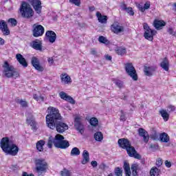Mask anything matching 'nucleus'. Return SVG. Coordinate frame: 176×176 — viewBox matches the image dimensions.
<instances>
[{"mask_svg": "<svg viewBox=\"0 0 176 176\" xmlns=\"http://www.w3.org/2000/svg\"><path fill=\"white\" fill-rule=\"evenodd\" d=\"M48 114L45 117V123L48 129L56 130L59 134H63L68 130V124L63 122V116L60 110L54 107L47 108Z\"/></svg>", "mask_w": 176, "mask_h": 176, "instance_id": "f257e3e1", "label": "nucleus"}, {"mask_svg": "<svg viewBox=\"0 0 176 176\" xmlns=\"http://www.w3.org/2000/svg\"><path fill=\"white\" fill-rule=\"evenodd\" d=\"M0 146L3 152L6 155L17 156V153H19V146L14 144L13 140H11L8 137H4L1 139L0 142Z\"/></svg>", "mask_w": 176, "mask_h": 176, "instance_id": "f03ea898", "label": "nucleus"}, {"mask_svg": "<svg viewBox=\"0 0 176 176\" xmlns=\"http://www.w3.org/2000/svg\"><path fill=\"white\" fill-rule=\"evenodd\" d=\"M118 142L120 148L125 149L130 157H134V159L141 160V155L137 153V151L135 150V148H134V146H131V143L130 142V140H129V139L121 138L118 140Z\"/></svg>", "mask_w": 176, "mask_h": 176, "instance_id": "7ed1b4c3", "label": "nucleus"}, {"mask_svg": "<svg viewBox=\"0 0 176 176\" xmlns=\"http://www.w3.org/2000/svg\"><path fill=\"white\" fill-rule=\"evenodd\" d=\"M19 12L21 16L23 19H27L28 20L32 19V17H34V14H35L32 7H31V5H30V3H28L27 1L21 2L19 8Z\"/></svg>", "mask_w": 176, "mask_h": 176, "instance_id": "20e7f679", "label": "nucleus"}, {"mask_svg": "<svg viewBox=\"0 0 176 176\" xmlns=\"http://www.w3.org/2000/svg\"><path fill=\"white\" fill-rule=\"evenodd\" d=\"M3 68L4 69L3 71L4 76L6 78H19L20 76V74L13 65H10L8 61H5L3 65Z\"/></svg>", "mask_w": 176, "mask_h": 176, "instance_id": "39448f33", "label": "nucleus"}, {"mask_svg": "<svg viewBox=\"0 0 176 176\" xmlns=\"http://www.w3.org/2000/svg\"><path fill=\"white\" fill-rule=\"evenodd\" d=\"M35 170L38 174L42 175L46 173L49 168L47 162L43 159H37L35 160Z\"/></svg>", "mask_w": 176, "mask_h": 176, "instance_id": "423d86ee", "label": "nucleus"}, {"mask_svg": "<svg viewBox=\"0 0 176 176\" xmlns=\"http://www.w3.org/2000/svg\"><path fill=\"white\" fill-rule=\"evenodd\" d=\"M55 148H57L58 149H67V148H69V142L65 140L63 135L56 134Z\"/></svg>", "mask_w": 176, "mask_h": 176, "instance_id": "0eeeda50", "label": "nucleus"}, {"mask_svg": "<svg viewBox=\"0 0 176 176\" xmlns=\"http://www.w3.org/2000/svg\"><path fill=\"white\" fill-rule=\"evenodd\" d=\"M124 69L126 71V73L133 80L136 82V80H138V74H137V70L135 69V67H134V65H133L132 63H127L124 65Z\"/></svg>", "mask_w": 176, "mask_h": 176, "instance_id": "6e6552de", "label": "nucleus"}, {"mask_svg": "<svg viewBox=\"0 0 176 176\" xmlns=\"http://www.w3.org/2000/svg\"><path fill=\"white\" fill-rule=\"evenodd\" d=\"M143 28L144 30V37L150 42H153V36L157 34V31L151 29L149 25L146 23H143Z\"/></svg>", "mask_w": 176, "mask_h": 176, "instance_id": "1a4fd4ad", "label": "nucleus"}, {"mask_svg": "<svg viewBox=\"0 0 176 176\" xmlns=\"http://www.w3.org/2000/svg\"><path fill=\"white\" fill-rule=\"evenodd\" d=\"M32 34L34 38H39L43 36L45 34V27L39 23H34L32 26Z\"/></svg>", "mask_w": 176, "mask_h": 176, "instance_id": "9d476101", "label": "nucleus"}, {"mask_svg": "<svg viewBox=\"0 0 176 176\" xmlns=\"http://www.w3.org/2000/svg\"><path fill=\"white\" fill-rule=\"evenodd\" d=\"M29 2L37 14L42 13V1L41 0H29Z\"/></svg>", "mask_w": 176, "mask_h": 176, "instance_id": "9b49d317", "label": "nucleus"}, {"mask_svg": "<svg viewBox=\"0 0 176 176\" xmlns=\"http://www.w3.org/2000/svg\"><path fill=\"white\" fill-rule=\"evenodd\" d=\"M74 126L78 131L81 134L85 133V129H83V124H82V117L80 116H76L74 118Z\"/></svg>", "mask_w": 176, "mask_h": 176, "instance_id": "f8f14e48", "label": "nucleus"}, {"mask_svg": "<svg viewBox=\"0 0 176 176\" xmlns=\"http://www.w3.org/2000/svg\"><path fill=\"white\" fill-rule=\"evenodd\" d=\"M111 31L113 34H120V32H124V27L120 25L118 22H115L111 25Z\"/></svg>", "mask_w": 176, "mask_h": 176, "instance_id": "ddd939ff", "label": "nucleus"}, {"mask_svg": "<svg viewBox=\"0 0 176 176\" xmlns=\"http://www.w3.org/2000/svg\"><path fill=\"white\" fill-rule=\"evenodd\" d=\"M31 64L32 67L36 69V71L43 72V67L41 65V62L39 61V59L36 58V56H33L32 58Z\"/></svg>", "mask_w": 176, "mask_h": 176, "instance_id": "4468645a", "label": "nucleus"}, {"mask_svg": "<svg viewBox=\"0 0 176 176\" xmlns=\"http://www.w3.org/2000/svg\"><path fill=\"white\" fill-rule=\"evenodd\" d=\"M45 36L50 43H54L57 39V34L53 30H47Z\"/></svg>", "mask_w": 176, "mask_h": 176, "instance_id": "2eb2a0df", "label": "nucleus"}, {"mask_svg": "<svg viewBox=\"0 0 176 176\" xmlns=\"http://www.w3.org/2000/svg\"><path fill=\"white\" fill-rule=\"evenodd\" d=\"M59 97L62 99L64 100L65 101H67V102H69L70 104H72L73 105L75 104V100L74 98L71 97L70 96H68L67 93L64 91H60L59 93Z\"/></svg>", "mask_w": 176, "mask_h": 176, "instance_id": "dca6fc26", "label": "nucleus"}, {"mask_svg": "<svg viewBox=\"0 0 176 176\" xmlns=\"http://www.w3.org/2000/svg\"><path fill=\"white\" fill-rule=\"evenodd\" d=\"M138 131L140 137L143 138L144 142L148 144V142H149V134L148 133V131H145L144 128H139Z\"/></svg>", "mask_w": 176, "mask_h": 176, "instance_id": "f3484780", "label": "nucleus"}, {"mask_svg": "<svg viewBox=\"0 0 176 176\" xmlns=\"http://www.w3.org/2000/svg\"><path fill=\"white\" fill-rule=\"evenodd\" d=\"M156 69H157L156 66H144V72L146 76H152L153 72H156Z\"/></svg>", "mask_w": 176, "mask_h": 176, "instance_id": "a211bd4d", "label": "nucleus"}, {"mask_svg": "<svg viewBox=\"0 0 176 176\" xmlns=\"http://www.w3.org/2000/svg\"><path fill=\"white\" fill-rule=\"evenodd\" d=\"M0 30L4 35H10V30H9L8 24L3 20L0 21Z\"/></svg>", "mask_w": 176, "mask_h": 176, "instance_id": "6ab92c4d", "label": "nucleus"}, {"mask_svg": "<svg viewBox=\"0 0 176 176\" xmlns=\"http://www.w3.org/2000/svg\"><path fill=\"white\" fill-rule=\"evenodd\" d=\"M30 46L32 49H34V50L42 52V41L39 39L32 41L30 43Z\"/></svg>", "mask_w": 176, "mask_h": 176, "instance_id": "aec40b11", "label": "nucleus"}, {"mask_svg": "<svg viewBox=\"0 0 176 176\" xmlns=\"http://www.w3.org/2000/svg\"><path fill=\"white\" fill-rule=\"evenodd\" d=\"M16 58L19 64L23 65L24 68H27V67H28V63L25 60V58L21 55V54H16Z\"/></svg>", "mask_w": 176, "mask_h": 176, "instance_id": "412c9836", "label": "nucleus"}, {"mask_svg": "<svg viewBox=\"0 0 176 176\" xmlns=\"http://www.w3.org/2000/svg\"><path fill=\"white\" fill-rule=\"evenodd\" d=\"M153 25L155 28V30H162L163 27H165L166 22L163 20L155 19Z\"/></svg>", "mask_w": 176, "mask_h": 176, "instance_id": "4be33fe9", "label": "nucleus"}, {"mask_svg": "<svg viewBox=\"0 0 176 176\" xmlns=\"http://www.w3.org/2000/svg\"><path fill=\"white\" fill-rule=\"evenodd\" d=\"M60 80L61 82H63L65 85H69L72 83V79L71 78V76L68 75L67 73H62L60 74Z\"/></svg>", "mask_w": 176, "mask_h": 176, "instance_id": "5701e85b", "label": "nucleus"}, {"mask_svg": "<svg viewBox=\"0 0 176 176\" xmlns=\"http://www.w3.org/2000/svg\"><path fill=\"white\" fill-rule=\"evenodd\" d=\"M160 67L162 69H164V71L168 72V69H170V61L167 57L163 58L160 63Z\"/></svg>", "mask_w": 176, "mask_h": 176, "instance_id": "b1692460", "label": "nucleus"}, {"mask_svg": "<svg viewBox=\"0 0 176 176\" xmlns=\"http://www.w3.org/2000/svg\"><path fill=\"white\" fill-rule=\"evenodd\" d=\"M90 161V155L87 150H84L82 152V160L81 161L82 164H87Z\"/></svg>", "mask_w": 176, "mask_h": 176, "instance_id": "393cba45", "label": "nucleus"}, {"mask_svg": "<svg viewBox=\"0 0 176 176\" xmlns=\"http://www.w3.org/2000/svg\"><path fill=\"white\" fill-rule=\"evenodd\" d=\"M131 170L133 176H138V173L141 170V168L138 164H133L131 166Z\"/></svg>", "mask_w": 176, "mask_h": 176, "instance_id": "a878e982", "label": "nucleus"}, {"mask_svg": "<svg viewBox=\"0 0 176 176\" xmlns=\"http://www.w3.org/2000/svg\"><path fill=\"white\" fill-rule=\"evenodd\" d=\"M96 17L101 24H105L107 23V21H108V16L101 14L100 12H96Z\"/></svg>", "mask_w": 176, "mask_h": 176, "instance_id": "bb28decb", "label": "nucleus"}, {"mask_svg": "<svg viewBox=\"0 0 176 176\" xmlns=\"http://www.w3.org/2000/svg\"><path fill=\"white\" fill-rule=\"evenodd\" d=\"M116 53L118 56H124V54L127 53V50L126 47L122 46L117 47L116 49Z\"/></svg>", "mask_w": 176, "mask_h": 176, "instance_id": "cd10ccee", "label": "nucleus"}, {"mask_svg": "<svg viewBox=\"0 0 176 176\" xmlns=\"http://www.w3.org/2000/svg\"><path fill=\"white\" fill-rule=\"evenodd\" d=\"M46 144V142L45 140H38L36 144V148L38 152H43V146H45V144Z\"/></svg>", "mask_w": 176, "mask_h": 176, "instance_id": "c85d7f7f", "label": "nucleus"}, {"mask_svg": "<svg viewBox=\"0 0 176 176\" xmlns=\"http://www.w3.org/2000/svg\"><path fill=\"white\" fill-rule=\"evenodd\" d=\"M123 168L125 171L126 176H131V170H130V164L129 162H124Z\"/></svg>", "mask_w": 176, "mask_h": 176, "instance_id": "c756f323", "label": "nucleus"}, {"mask_svg": "<svg viewBox=\"0 0 176 176\" xmlns=\"http://www.w3.org/2000/svg\"><path fill=\"white\" fill-rule=\"evenodd\" d=\"M160 140L161 142H170V136H168V134L164 132L160 134Z\"/></svg>", "mask_w": 176, "mask_h": 176, "instance_id": "7c9ffc66", "label": "nucleus"}, {"mask_svg": "<svg viewBox=\"0 0 176 176\" xmlns=\"http://www.w3.org/2000/svg\"><path fill=\"white\" fill-rule=\"evenodd\" d=\"M160 113L164 122H168V120L170 119V114L167 112L166 110L161 109L160 111Z\"/></svg>", "mask_w": 176, "mask_h": 176, "instance_id": "2f4dec72", "label": "nucleus"}, {"mask_svg": "<svg viewBox=\"0 0 176 176\" xmlns=\"http://www.w3.org/2000/svg\"><path fill=\"white\" fill-rule=\"evenodd\" d=\"M53 144L54 146H56V135L54 138L53 137L50 136L47 142V146L50 148L52 149L53 148Z\"/></svg>", "mask_w": 176, "mask_h": 176, "instance_id": "473e14b6", "label": "nucleus"}, {"mask_svg": "<svg viewBox=\"0 0 176 176\" xmlns=\"http://www.w3.org/2000/svg\"><path fill=\"white\" fill-rule=\"evenodd\" d=\"M94 138L98 142H101V141H102V140H104V135L102 134V132L97 131L96 133H94Z\"/></svg>", "mask_w": 176, "mask_h": 176, "instance_id": "72a5a7b5", "label": "nucleus"}, {"mask_svg": "<svg viewBox=\"0 0 176 176\" xmlns=\"http://www.w3.org/2000/svg\"><path fill=\"white\" fill-rule=\"evenodd\" d=\"M26 123L28 124H30L32 129H33L34 130L36 129V122H35V120L34 119V118L30 117V118H27Z\"/></svg>", "mask_w": 176, "mask_h": 176, "instance_id": "f704fd0d", "label": "nucleus"}, {"mask_svg": "<svg viewBox=\"0 0 176 176\" xmlns=\"http://www.w3.org/2000/svg\"><path fill=\"white\" fill-rule=\"evenodd\" d=\"M112 80L114 82L116 86H117L118 89H123V87H124V82L121 80L113 78Z\"/></svg>", "mask_w": 176, "mask_h": 176, "instance_id": "c9c22d12", "label": "nucleus"}, {"mask_svg": "<svg viewBox=\"0 0 176 176\" xmlns=\"http://www.w3.org/2000/svg\"><path fill=\"white\" fill-rule=\"evenodd\" d=\"M160 174V170L157 167L153 166L150 170V175L151 176H159Z\"/></svg>", "mask_w": 176, "mask_h": 176, "instance_id": "e433bc0d", "label": "nucleus"}, {"mask_svg": "<svg viewBox=\"0 0 176 176\" xmlns=\"http://www.w3.org/2000/svg\"><path fill=\"white\" fill-rule=\"evenodd\" d=\"M16 104H20L22 108H28V102L23 99H16Z\"/></svg>", "mask_w": 176, "mask_h": 176, "instance_id": "4c0bfd02", "label": "nucleus"}, {"mask_svg": "<svg viewBox=\"0 0 176 176\" xmlns=\"http://www.w3.org/2000/svg\"><path fill=\"white\" fill-rule=\"evenodd\" d=\"M89 123L93 127H97L98 126V120L96 117H92L89 120Z\"/></svg>", "mask_w": 176, "mask_h": 176, "instance_id": "58836bf2", "label": "nucleus"}, {"mask_svg": "<svg viewBox=\"0 0 176 176\" xmlns=\"http://www.w3.org/2000/svg\"><path fill=\"white\" fill-rule=\"evenodd\" d=\"M70 155L71 156H79L80 155V151L78 147H74L72 149Z\"/></svg>", "mask_w": 176, "mask_h": 176, "instance_id": "ea45409f", "label": "nucleus"}, {"mask_svg": "<svg viewBox=\"0 0 176 176\" xmlns=\"http://www.w3.org/2000/svg\"><path fill=\"white\" fill-rule=\"evenodd\" d=\"M98 42L100 43H104V45H109L110 42L107 38L104 37V36H100L98 38Z\"/></svg>", "mask_w": 176, "mask_h": 176, "instance_id": "a19ab883", "label": "nucleus"}, {"mask_svg": "<svg viewBox=\"0 0 176 176\" xmlns=\"http://www.w3.org/2000/svg\"><path fill=\"white\" fill-rule=\"evenodd\" d=\"M114 173L116 176H123V170L120 167H116Z\"/></svg>", "mask_w": 176, "mask_h": 176, "instance_id": "79ce46f5", "label": "nucleus"}, {"mask_svg": "<svg viewBox=\"0 0 176 176\" xmlns=\"http://www.w3.org/2000/svg\"><path fill=\"white\" fill-rule=\"evenodd\" d=\"M61 176H71V172L68 170L67 168H64L63 170L60 171Z\"/></svg>", "mask_w": 176, "mask_h": 176, "instance_id": "37998d69", "label": "nucleus"}, {"mask_svg": "<svg viewBox=\"0 0 176 176\" xmlns=\"http://www.w3.org/2000/svg\"><path fill=\"white\" fill-rule=\"evenodd\" d=\"M8 23H10L12 27H16V25H17V20H16L14 18L9 19Z\"/></svg>", "mask_w": 176, "mask_h": 176, "instance_id": "c03bdc74", "label": "nucleus"}, {"mask_svg": "<svg viewBox=\"0 0 176 176\" xmlns=\"http://www.w3.org/2000/svg\"><path fill=\"white\" fill-rule=\"evenodd\" d=\"M121 116L120 117V122H126L127 118H126V115H124V111L123 110H120Z\"/></svg>", "mask_w": 176, "mask_h": 176, "instance_id": "a18cd8bd", "label": "nucleus"}, {"mask_svg": "<svg viewBox=\"0 0 176 176\" xmlns=\"http://www.w3.org/2000/svg\"><path fill=\"white\" fill-rule=\"evenodd\" d=\"M125 11L126 13H128V14H129V16H134V10H133V8L128 7Z\"/></svg>", "mask_w": 176, "mask_h": 176, "instance_id": "49530a36", "label": "nucleus"}, {"mask_svg": "<svg viewBox=\"0 0 176 176\" xmlns=\"http://www.w3.org/2000/svg\"><path fill=\"white\" fill-rule=\"evenodd\" d=\"M157 167H160L163 165V160L160 157L157 158L155 162Z\"/></svg>", "mask_w": 176, "mask_h": 176, "instance_id": "de8ad7c7", "label": "nucleus"}, {"mask_svg": "<svg viewBox=\"0 0 176 176\" xmlns=\"http://www.w3.org/2000/svg\"><path fill=\"white\" fill-rule=\"evenodd\" d=\"M70 3H73L76 6H80V0H69Z\"/></svg>", "mask_w": 176, "mask_h": 176, "instance_id": "09e8293b", "label": "nucleus"}, {"mask_svg": "<svg viewBox=\"0 0 176 176\" xmlns=\"http://www.w3.org/2000/svg\"><path fill=\"white\" fill-rule=\"evenodd\" d=\"M144 8L145 10H148L151 8V1H147L144 5Z\"/></svg>", "mask_w": 176, "mask_h": 176, "instance_id": "8fccbe9b", "label": "nucleus"}, {"mask_svg": "<svg viewBox=\"0 0 176 176\" xmlns=\"http://www.w3.org/2000/svg\"><path fill=\"white\" fill-rule=\"evenodd\" d=\"M168 112H174L175 111V106L170 104L168 106Z\"/></svg>", "mask_w": 176, "mask_h": 176, "instance_id": "3c124183", "label": "nucleus"}, {"mask_svg": "<svg viewBox=\"0 0 176 176\" xmlns=\"http://www.w3.org/2000/svg\"><path fill=\"white\" fill-rule=\"evenodd\" d=\"M151 138H153V140H157V138H159V133L155 132L152 134Z\"/></svg>", "mask_w": 176, "mask_h": 176, "instance_id": "603ef678", "label": "nucleus"}, {"mask_svg": "<svg viewBox=\"0 0 176 176\" xmlns=\"http://www.w3.org/2000/svg\"><path fill=\"white\" fill-rule=\"evenodd\" d=\"M47 61L50 64V65H53L54 63V59H53V57L51 58H48Z\"/></svg>", "mask_w": 176, "mask_h": 176, "instance_id": "864d4df0", "label": "nucleus"}, {"mask_svg": "<svg viewBox=\"0 0 176 176\" xmlns=\"http://www.w3.org/2000/svg\"><path fill=\"white\" fill-rule=\"evenodd\" d=\"M11 168L12 171H16V170H19V167L17 166V164H16V165H12Z\"/></svg>", "mask_w": 176, "mask_h": 176, "instance_id": "5fc2aeb1", "label": "nucleus"}, {"mask_svg": "<svg viewBox=\"0 0 176 176\" xmlns=\"http://www.w3.org/2000/svg\"><path fill=\"white\" fill-rule=\"evenodd\" d=\"M91 54L93 56H97V50L95 48L91 49Z\"/></svg>", "mask_w": 176, "mask_h": 176, "instance_id": "6e6d98bb", "label": "nucleus"}, {"mask_svg": "<svg viewBox=\"0 0 176 176\" xmlns=\"http://www.w3.org/2000/svg\"><path fill=\"white\" fill-rule=\"evenodd\" d=\"M165 166L166 167H167L168 168H170V167H171V162H168V160H166L165 161Z\"/></svg>", "mask_w": 176, "mask_h": 176, "instance_id": "4d7b16f0", "label": "nucleus"}, {"mask_svg": "<svg viewBox=\"0 0 176 176\" xmlns=\"http://www.w3.org/2000/svg\"><path fill=\"white\" fill-rule=\"evenodd\" d=\"M168 32H169L170 35H175V32H174V30H173V28H170L168 30Z\"/></svg>", "mask_w": 176, "mask_h": 176, "instance_id": "13d9d810", "label": "nucleus"}, {"mask_svg": "<svg viewBox=\"0 0 176 176\" xmlns=\"http://www.w3.org/2000/svg\"><path fill=\"white\" fill-rule=\"evenodd\" d=\"M138 9L140 11L142 12V13H144V12H145V8L144 7H143L142 6L140 5L138 6Z\"/></svg>", "mask_w": 176, "mask_h": 176, "instance_id": "bf43d9fd", "label": "nucleus"}, {"mask_svg": "<svg viewBox=\"0 0 176 176\" xmlns=\"http://www.w3.org/2000/svg\"><path fill=\"white\" fill-rule=\"evenodd\" d=\"M91 165L92 166V167H94V168L97 167V165H98L97 161L91 162Z\"/></svg>", "mask_w": 176, "mask_h": 176, "instance_id": "052dcab7", "label": "nucleus"}, {"mask_svg": "<svg viewBox=\"0 0 176 176\" xmlns=\"http://www.w3.org/2000/svg\"><path fill=\"white\" fill-rule=\"evenodd\" d=\"M34 100H36V101H39V96H38L36 94L33 95Z\"/></svg>", "mask_w": 176, "mask_h": 176, "instance_id": "680f3d73", "label": "nucleus"}, {"mask_svg": "<svg viewBox=\"0 0 176 176\" xmlns=\"http://www.w3.org/2000/svg\"><path fill=\"white\" fill-rule=\"evenodd\" d=\"M122 10H126V9H128L129 7H127V5H126V3H123L122 6Z\"/></svg>", "mask_w": 176, "mask_h": 176, "instance_id": "e2e57ef3", "label": "nucleus"}, {"mask_svg": "<svg viewBox=\"0 0 176 176\" xmlns=\"http://www.w3.org/2000/svg\"><path fill=\"white\" fill-rule=\"evenodd\" d=\"M89 9L90 12H94V10H96V7H94V6H92L89 7Z\"/></svg>", "mask_w": 176, "mask_h": 176, "instance_id": "0e129e2a", "label": "nucleus"}, {"mask_svg": "<svg viewBox=\"0 0 176 176\" xmlns=\"http://www.w3.org/2000/svg\"><path fill=\"white\" fill-rule=\"evenodd\" d=\"M105 58H106V60H108L109 61L112 60V56L109 55H106Z\"/></svg>", "mask_w": 176, "mask_h": 176, "instance_id": "69168bd1", "label": "nucleus"}, {"mask_svg": "<svg viewBox=\"0 0 176 176\" xmlns=\"http://www.w3.org/2000/svg\"><path fill=\"white\" fill-rule=\"evenodd\" d=\"M0 45H5V40L0 37Z\"/></svg>", "mask_w": 176, "mask_h": 176, "instance_id": "338daca9", "label": "nucleus"}, {"mask_svg": "<svg viewBox=\"0 0 176 176\" xmlns=\"http://www.w3.org/2000/svg\"><path fill=\"white\" fill-rule=\"evenodd\" d=\"M38 98H39V100H41V101H43V102L45 101V97L43 96H38Z\"/></svg>", "mask_w": 176, "mask_h": 176, "instance_id": "774afa93", "label": "nucleus"}]
</instances>
